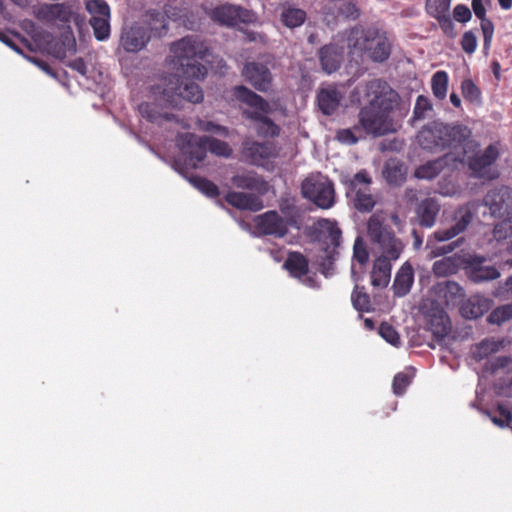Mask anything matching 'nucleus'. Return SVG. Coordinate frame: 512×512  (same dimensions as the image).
Returning a JSON list of instances; mask_svg holds the SVG:
<instances>
[{"instance_id": "1", "label": "nucleus", "mask_w": 512, "mask_h": 512, "mask_svg": "<svg viewBox=\"0 0 512 512\" xmlns=\"http://www.w3.org/2000/svg\"><path fill=\"white\" fill-rule=\"evenodd\" d=\"M171 63L177 70L163 89V99L171 107L177 108L181 101L200 103L204 93L192 79H203L207 68L199 63L208 54V48L195 36H186L170 46Z\"/></svg>"}, {"instance_id": "2", "label": "nucleus", "mask_w": 512, "mask_h": 512, "mask_svg": "<svg viewBox=\"0 0 512 512\" xmlns=\"http://www.w3.org/2000/svg\"><path fill=\"white\" fill-rule=\"evenodd\" d=\"M367 103L361 108L358 124L364 135L382 136L397 131L399 125L391 116L398 94L381 80H372L357 88Z\"/></svg>"}, {"instance_id": "3", "label": "nucleus", "mask_w": 512, "mask_h": 512, "mask_svg": "<svg viewBox=\"0 0 512 512\" xmlns=\"http://www.w3.org/2000/svg\"><path fill=\"white\" fill-rule=\"evenodd\" d=\"M471 131L465 125H446L433 122L425 126L417 136L419 145L426 150L440 151L446 148L452 151L453 160L462 163L467 149L474 145L470 141Z\"/></svg>"}, {"instance_id": "4", "label": "nucleus", "mask_w": 512, "mask_h": 512, "mask_svg": "<svg viewBox=\"0 0 512 512\" xmlns=\"http://www.w3.org/2000/svg\"><path fill=\"white\" fill-rule=\"evenodd\" d=\"M345 41L352 57H367L374 62H383L391 52L388 37L373 29L365 30L356 26L349 31Z\"/></svg>"}, {"instance_id": "5", "label": "nucleus", "mask_w": 512, "mask_h": 512, "mask_svg": "<svg viewBox=\"0 0 512 512\" xmlns=\"http://www.w3.org/2000/svg\"><path fill=\"white\" fill-rule=\"evenodd\" d=\"M258 157H274L278 154V147L274 138L279 135V127L267 115L284 116L285 106L277 97L266 101L258 96Z\"/></svg>"}, {"instance_id": "6", "label": "nucleus", "mask_w": 512, "mask_h": 512, "mask_svg": "<svg viewBox=\"0 0 512 512\" xmlns=\"http://www.w3.org/2000/svg\"><path fill=\"white\" fill-rule=\"evenodd\" d=\"M367 238L379 258L396 261L405 248V243L398 238L386 223L383 213L372 214L367 221Z\"/></svg>"}, {"instance_id": "7", "label": "nucleus", "mask_w": 512, "mask_h": 512, "mask_svg": "<svg viewBox=\"0 0 512 512\" xmlns=\"http://www.w3.org/2000/svg\"><path fill=\"white\" fill-rule=\"evenodd\" d=\"M474 213V208L470 206L459 209L456 214L457 221L454 225L449 228H440L428 237L426 247L431 249V253L434 257L446 255L455 250L462 243V239H457L447 245L437 246L438 243L449 241L464 232L471 223Z\"/></svg>"}, {"instance_id": "8", "label": "nucleus", "mask_w": 512, "mask_h": 512, "mask_svg": "<svg viewBox=\"0 0 512 512\" xmlns=\"http://www.w3.org/2000/svg\"><path fill=\"white\" fill-rule=\"evenodd\" d=\"M302 193L316 206L329 209L335 202V191L332 182L321 174L307 177L302 183Z\"/></svg>"}, {"instance_id": "9", "label": "nucleus", "mask_w": 512, "mask_h": 512, "mask_svg": "<svg viewBox=\"0 0 512 512\" xmlns=\"http://www.w3.org/2000/svg\"><path fill=\"white\" fill-rule=\"evenodd\" d=\"M371 177L365 170L356 173L349 181L347 194L353 199L354 206L361 212H369L375 206V200L369 192Z\"/></svg>"}, {"instance_id": "10", "label": "nucleus", "mask_w": 512, "mask_h": 512, "mask_svg": "<svg viewBox=\"0 0 512 512\" xmlns=\"http://www.w3.org/2000/svg\"><path fill=\"white\" fill-rule=\"evenodd\" d=\"M176 144L194 169L206 158L207 136L198 137L193 133H184L177 137Z\"/></svg>"}, {"instance_id": "11", "label": "nucleus", "mask_w": 512, "mask_h": 512, "mask_svg": "<svg viewBox=\"0 0 512 512\" xmlns=\"http://www.w3.org/2000/svg\"><path fill=\"white\" fill-rule=\"evenodd\" d=\"M210 19L222 26L236 27L251 21V13L232 4H222L211 9L208 13Z\"/></svg>"}, {"instance_id": "12", "label": "nucleus", "mask_w": 512, "mask_h": 512, "mask_svg": "<svg viewBox=\"0 0 512 512\" xmlns=\"http://www.w3.org/2000/svg\"><path fill=\"white\" fill-rule=\"evenodd\" d=\"M426 329L437 340H442L451 330V322L439 303H431V308L424 312Z\"/></svg>"}, {"instance_id": "13", "label": "nucleus", "mask_w": 512, "mask_h": 512, "mask_svg": "<svg viewBox=\"0 0 512 512\" xmlns=\"http://www.w3.org/2000/svg\"><path fill=\"white\" fill-rule=\"evenodd\" d=\"M72 15L71 6L67 3H45L35 13L36 18L42 22L53 23L59 21L63 24H69Z\"/></svg>"}, {"instance_id": "14", "label": "nucleus", "mask_w": 512, "mask_h": 512, "mask_svg": "<svg viewBox=\"0 0 512 512\" xmlns=\"http://www.w3.org/2000/svg\"><path fill=\"white\" fill-rule=\"evenodd\" d=\"M149 40V31L142 26L135 25L123 30L120 43L125 51L138 52L146 46Z\"/></svg>"}, {"instance_id": "15", "label": "nucleus", "mask_w": 512, "mask_h": 512, "mask_svg": "<svg viewBox=\"0 0 512 512\" xmlns=\"http://www.w3.org/2000/svg\"><path fill=\"white\" fill-rule=\"evenodd\" d=\"M499 151L496 146L489 145L481 154L469 161L470 169L479 177L495 178V173H490V166L497 160Z\"/></svg>"}, {"instance_id": "16", "label": "nucleus", "mask_w": 512, "mask_h": 512, "mask_svg": "<svg viewBox=\"0 0 512 512\" xmlns=\"http://www.w3.org/2000/svg\"><path fill=\"white\" fill-rule=\"evenodd\" d=\"M287 232V225L274 211L258 216V234L283 237Z\"/></svg>"}, {"instance_id": "17", "label": "nucleus", "mask_w": 512, "mask_h": 512, "mask_svg": "<svg viewBox=\"0 0 512 512\" xmlns=\"http://www.w3.org/2000/svg\"><path fill=\"white\" fill-rule=\"evenodd\" d=\"M284 267L292 276L302 279L305 285L310 287L314 286V279L307 275L308 262L302 254L297 252L290 253L284 263Z\"/></svg>"}, {"instance_id": "18", "label": "nucleus", "mask_w": 512, "mask_h": 512, "mask_svg": "<svg viewBox=\"0 0 512 512\" xmlns=\"http://www.w3.org/2000/svg\"><path fill=\"white\" fill-rule=\"evenodd\" d=\"M492 306V301L481 295L469 297L460 307L461 315L466 319H477Z\"/></svg>"}, {"instance_id": "19", "label": "nucleus", "mask_w": 512, "mask_h": 512, "mask_svg": "<svg viewBox=\"0 0 512 512\" xmlns=\"http://www.w3.org/2000/svg\"><path fill=\"white\" fill-rule=\"evenodd\" d=\"M344 47L336 44H329L319 51L322 69L331 74L335 72L343 60Z\"/></svg>"}, {"instance_id": "20", "label": "nucleus", "mask_w": 512, "mask_h": 512, "mask_svg": "<svg viewBox=\"0 0 512 512\" xmlns=\"http://www.w3.org/2000/svg\"><path fill=\"white\" fill-rule=\"evenodd\" d=\"M438 299L446 306H456L464 297L463 289L453 281H444L434 287Z\"/></svg>"}, {"instance_id": "21", "label": "nucleus", "mask_w": 512, "mask_h": 512, "mask_svg": "<svg viewBox=\"0 0 512 512\" xmlns=\"http://www.w3.org/2000/svg\"><path fill=\"white\" fill-rule=\"evenodd\" d=\"M342 97L341 92L334 86L322 88L317 96L318 106L323 114L331 115L338 109Z\"/></svg>"}, {"instance_id": "22", "label": "nucleus", "mask_w": 512, "mask_h": 512, "mask_svg": "<svg viewBox=\"0 0 512 512\" xmlns=\"http://www.w3.org/2000/svg\"><path fill=\"white\" fill-rule=\"evenodd\" d=\"M393 260L377 257L371 272V283L374 287H386L390 282Z\"/></svg>"}, {"instance_id": "23", "label": "nucleus", "mask_w": 512, "mask_h": 512, "mask_svg": "<svg viewBox=\"0 0 512 512\" xmlns=\"http://www.w3.org/2000/svg\"><path fill=\"white\" fill-rule=\"evenodd\" d=\"M413 281V268L410 264L404 263L398 270L394 279L393 289L395 295L399 297L405 296L410 291Z\"/></svg>"}, {"instance_id": "24", "label": "nucleus", "mask_w": 512, "mask_h": 512, "mask_svg": "<svg viewBox=\"0 0 512 512\" xmlns=\"http://www.w3.org/2000/svg\"><path fill=\"white\" fill-rule=\"evenodd\" d=\"M275 67V60L270 55L258 58V91L266 92L272 85L271 69Z\"/></svg>"}, {"instance_id": "25", "label": "nucleus", "mask_w": 512, "mask_h": 512, "mask_svg": "<svg viewBox=\"0 0 512 512\" xmlns=\"http://www.w3.org/2000/svg\"><path fill=\"white\" fill-rule=\"evenodd\" d=\"M509 195L510 191L508 189H495L486 194L484 203L489 207L492 216H500L504 213L505 198Z\"/></svg>"}, {"instance_id": "26", "label": "nucleus", "mask_w": 512, "mask_h": 512, "mask_svg": "<svg viewBox=\"0 0 512 512\" xmlns=\"http://www.w3.org/2000/svg\"><path fill=\"white\" fill-rule=\"evenodd\" d=\"M450 161L455 162L453 160V154H446L443 158L428 162L420 166L416 170L415 175L420 179H433L439 174L444 165L449 164Z\"/></svg>"}, {"instance_id": "27", "label": "nucleus", "mask_w": 512, "mask_h": 512, "mask_svg": "<svg viewBox=\"0 0 512 512\" xmlns=\"http://www.w3.org/2000/svg\"><path fill=\"white\" fill-rule=\"evenodd\" d=\"M439 204L434 199H425L418 207L419 221L422 226L432 227L439 212Z\"/></svg>"}, {"instance_id": "28", "label": "nucleus", "mask_w": 512, "mask_h": 512, "mask_svg": "<svg viewBox=\"0 0 512 512\" xmlns=\"http://www.w3.org/2000/svg\"><path fill=\"white\" fill-rule=\"evenodd\" d=\"M225 201L240 210L256 211V195L243 192H228Z\"/></svg>"}, {"instance_id": "29", "label": "nucleus", "mask_w": 512, "mask_h": 512, "mask_svg": "<svg viewBox=\"0 0 512 512\" xmlns=\"http://www.w3.org/2000/svg\"><path fill=\"white\" fill-rule=\"evenodd\" d=\"M140 115L151 123L161 124L163 121H171L175 118L172 113H162L158 106L153 103L143 102L138 106Z\"/></svg>"}, {"instance_id": "30", "label": "nucleus", "mask_w": 512, "mask_h": 512, "mask_svg": "<svg viewBox=\"0 0 512 512\" xmlns=\"http://www.w3.org/2000/svg\"><path fill=\"white\" fill-rule=\"evenodd\" d=\"M406 170L402 163L397 160L386 162L383 176L391 185H400L405 180Z\"/></svg>"}, {"instance_id": "31", "label": "nucleus", "mask_w": 512, "mask_h": 512, "mask_svg": "<svg viewBox=\"0 0 512 512\" xmlns=\"http://www.w3.org/2000/svg\"><path fill=\"white\" fill-rule=\"evenodd\" d=\"M502 346V341L485 339L473 347L472 356L474 359L481 361L491 354L498 352Z\"/></svg>"}, {"instance_id": "32", "label": "nucleus", "mask_w": 512, "mask_h": 512, "mask_svg": "<svg viewBox=\"0 0 512 512\" xmlns=\"http://www.w3.org/2000/svg\"><path fill=\"white\" fill-rule=\"evenodd\" d=\"M329 11L337 10L339 15L346 18L358 17V9L353 0H329L327 4Z\"/></svg>"}, {"instance_id": "33", "label": "nucleus", "mask_w": 512, "mask_h": 512, "mask_svg": "<svg viewBox=\"0 0 512 512\" xmlns=\"http://www.w3.org/2000/svg\"><path fill=\"white\" fill-rule=\"evenodd\" d=\"M283 24L289 28L301 26L306 20V12L299 8L288 7L281 14Z\"/></svg>"}, {"instance_id": "34", "label": "nucleus", "mask_w": 512, "mask_h": 512, "mask_svg": "<svg viewBox=\"0 0 512 512\" xmlns=\"http://www.w3.org/2000/svg\"><path fill=\"white\" fill-rule=\"evenodd\" d=\"M85 9L90 18H111V10L105 0H85Z\"/></svg>"}, {"instance_id": "35", "label": "nucleus", "mask_w": 512, "mask_h": 512, "mask_svg": "<svg viewBox=\"0 0 512 512\" xmlns=\"http://www.w3.org/2000/svg\"><path fill=\"white\" fill-rule=\"evenodd\" d=\"M189 182L207 197L216 198L220 195L217 185L205 177L191 176Z\"/></svg>"}, {"instance_id": "36", "label": "nucleus", "mask_w": 512, "mask_h": 512, "mask_svg": "<svg viewBox=\"0 0 512 512\" xmlns=\"http://www.w3.org/2000/svg\"><path fill=\"white\" fill-rule=\"evenodd\" d=\"M365 137L362 129L357 123L352 128L340 129L336 133V139L346 145L356 144L360 139Z\"/></svg>"}, {"instance_id": "37", "label": "nucleus", "mask_w": 512, "mask_h": 512, "mask_svg": "<svg viewBox=\"0 0 512 512\" xmlns=\"http://www.w3.org/2000/svg\"><path fill=\"white\" fill-rule=\"evenodd\" d=\"M431 87L433 95L443 100L447 94L448 74L445 71H437L431 79Z\"/></svg>"}, {"instance_id": "38", "label": "nucleus", "mask_w": 512, "mask_h": 512, "mask_svg": "<svg viewBox=\"0 0 512 512\" xmlns=\"http://www.w3.org/2000/svg\"><path fill=\"white\" fill-rule=\"evenodd\" d=\"M89 24L91 25L94 36L98 41H105L110 37V18H90Z\"/></svg>"}, {"instance_id": "39", "label": "nucleus", "mask_w": 512, "mask_h": 512, "mask_svg": "<svg viewBox=\"0 0 512 512\" xmlns=\"http://www.w3.org/2000/svg\"><path fill=\"white\" fill-rule=\"evenodd\" d=\"M319 225L323 231L328 233L326 243L335 248L338 247L341 241V231L336 223L324 219L319 222Z\"/></svg>"}, {"instance_id": "40", "label": "nucleus", "mask_w": 512, "mask_h": 512, "mask_svg": "<svg viewBox=\"0 0 512 512\" xmlns=\"http://www.w3.org/2000/svg\"><path fill=\"white\" fill-rule=\"evenodd\" d=\"M500 276L499 271L493 266L479 267L471 271L470 278L472 281L479 283L497 279Z\"/></svg>"}, {"instance_id": "41", "label": "nucleus", "mask_w": 512, "mask_h": 512, "mask_svg": "<svg viewBox=\"0 0 512 512\" xmlns=\"http://www.w3.org/2000/svg\"><path fill=\"white\" fill-rule=\"evenodd\" d=\"M510 319H512V302L497 307L488 316V322L496 325H501Z\"/></svg>"}, {"instance_id": "42", "label": "nucleus", "mask_w": 512, "mask_h": 512, "mask_svg": "<svg viewBox=\"0 0 512 512\" xmlns=\"http://www.w3.org/2000/svg\"><path fill=\"white\" fill-rule=\"evenodd\" d=\"M207 149L212 154L220 157H230L232 155L229 144L214 137L207 136Z\"/></svg>"}, {"instance_id": "43", "label": "nucleus", "mask_w": 512, "mask_h": 512, "mask_svg": "<svg viewBox=\"0 0 512 512\" xmlns=\"http://www.w3.org/2000/svg\"><path fill=\"white\" fill-rule=\"evenodd\" d=\"M451 0H426V10L432 17L447 14Z\"/></svg>"}, {"instance_id": "44", "label": "nucleus", "mask_w": 512, "mask_h": 512, "mask_svg": "<svg viewBox=\"0 0 512 512\" xmlns=\"http://www.w3.org/2000/svg\"><path fill=\"white\" fill-rule=\"evenodd\" d=\"M233 96L240 102L256 107V93L249 90L245 86H236L233 89Z\"/></svg>"}, {"instance_id": "45", "label": "nucleus", "mask_w": 512, "mask_h": 512, "mask_svg": "<svg viewBox=\"0 0 512 512\" xmlns=\"http://www.w3.org/2000/svg\"><path fill=\"white\" fill-rule=\"evenodd\" d=\"M432 110V105L428 98L423 95H420L416 99L413 118L414 120H421L426 117V113Z\"/></svg>"}, {"instance_id": "46", "label": "nucleus", "mask_w": 512, "mask_h": 512, "mask_svg": "<svg viewBox=\"0 0 512 512\" xmlns=\"http://www.w3.org/2000/svg\"><path fill=\"white\" fill-rule=\"evenodd\" d=\"M379 334L384 340H386L388 343H390L393 346L397 347L401 343L400 336H399L398 332L391 325H389L387 323L381 324V326L379 328Z\"/></svg>"}, {"instance_id": "47", "label": "nucleus", "mask_w": 512, "mask_h": 512, "mask_svg": "<svg viewBox=\"0 0 512 512\" xmlns=\"http://www.w3.org/2000/svg\"><path fill=\"white\" fill-rule=\"evenodd\" d=\"M351 300L356 309L361 311L369 310L370 301L368 295L359 291L357 288L353 291Z\"/></svg>"}, {"instance_id": "48", "label": "nucleus", "mask_w": 512, "mask_h": 512, "mask_svg": "<svg viewBox=\"0 0 512 512\" xmlns=\"http://www.w3.org/2000/svg\"><path fill=\"white\" fill-rule=\"evenodd\" d=\"M478 45L477 37L472 31H466L461 39V47L467 54H473Z\"/></svg>"}, {"instance_id": "49", "label": "nucleus", "mask_w": 512, "mask_h": 512, "mask_svg": "<svg viewBox=\"0 0 512 512\" xmlns=\"http://www.w3.org/2000/svg\"><path fill=\"white\" fill-rule=\"evenodd\" d=\"M353 258L360 264H365L368 261L369 254L363 240L360 237L355 240L353 247Z\"/></svg>"}, {"instance_id": "50", "label": "nucleus", "mask_w": 512, "mask_h": 512, "mask_svg": "<svg viewBox=\"0 0 512 512\" xmlns=\"http://www.w3.org/2000/svg\"><path fill=\"white\" fill-rule=\"evenodd\" d=\"M461 90H462L463 96L466 99H468L470 101H475V100L479 99L480 92L472 80L465 79L464 81H462Z\"/></svg>"}, {"instance_id": "51", "label": "nucleus", "mask_w": 512, "mask_h": 512, "mask_svg": "<svg viewBox=\"0 0 512 512\" xmlns=\"http://www.w3.org/2000/svg\"><path fill=\"white\" fill-rule=\"evenodd\" d=\"M411 378L405 373H398L393 379V392L396 395H402L410 384Z\"/></svg>"}, {"instance_id": "52", "label": "nucleus", "mask_w": 512, "mask_h": 512, "mask_svg": "<svg viewBox=\"0 0 512 512\" xmlns=\"http://www.w3.org/2000/svg\"><path fill=\"white\" fill-rule=\"evenodd\" d=\"M232 184L237 188L253 189L256 186V178L247 175H236L232 178Z\"/></svg>"}, {"instance_id": "53", "label": "nucleus", "mask_w": 512, "mask_h": 512, "mask_svg": "<svg viewBox=\"0 0 512 512\" xmlns=\"http://www.w3.org/2000/svg\"><path fill=\"white\" fill-rule=\"evenodd\" d=\"M435 18L438 20L440 28L442 29V31L447 36H449L451 38H454L455 35H456V33H455V26H454V23L451 20L450 16L447 15V14H444V15L437 16Z\"/></svg>"}, {"instance_id": "54", "label": "nucleus", "mask_w": 512, "mask_h": 512, "mask_svg": "<svg viewBox=\"0 0 512 512\" xmlns=\"http://www.w3.org/2000/svg\"><path fill=\"white\" fill-rule=\"evenodd\" d=\"M484 413H485L488 417H490L491 421H492L495 425H497V426H499V427H501V428L506 427V426H509V425H510V423L512 422V416H511V414H510L509 412H507V411L502 410L501 408H500V410H499L500 416H491V415H490V413H489V412H487V411H484Z\"/></svg>"}, {"instance_id": "55", "label": "nucleus", "mask_w": 512, "mask_h": 512, "mask_svg": "<svg viewBox=\"0 0 512 512\" xmlns=\"http://www.w3.org/2000/svg\"><path fill=\"white\" fill-rule=\"evenodd\" d=\"M198 127H199V129H201L202 131H205V132H216V133H219L222 135H227V133H228V130L226 127L216 124L212 121L199 120Z\"/></svg>"}, {"instance_id": "56", "label": "nucleus", "mask_w": 512, "mask_h": 512, "mask_svg": "<svg viewBox=\"0 0 512 512\" xmlns=\"http://www.w3.org/2000/svg\"><path fill=\"white\" fill-rule=\"evenodd\" d=\"M453 15L456 21L466 23L471 19V11L466 5L458 4L453 10Z\"/></svg>"}, {"instance_id": "57", "label": "nucleus", "mask_w": 512, "mask_h": 512, "mask_svg": "<svg viewBox=\"0 0 512 512\" xmlns=\"http://www.w3.org/2000/svg\"><path fill=\"white\" fill-rule=\"evenodd\" d=\"M481 30L483 33V38L486 40V46L491 45L493 34H494V25L488 18L481 19Z\"/></svg>"}, {"instance_id": "58", "label": "nucleus", "mask_w": 512, "mask_h": 512, "mask_svg": "<svg viewBox=\"0 0 512 512\" xmlns=\"http://www.w3.org/2000/svg\"><path fill=\"white\" fill-rule=\"evenodd\" d=\"M242 75L248 80L253 87H256V63L249 62L247 63L243 70Z\"/></svg>"}, {"instance_id": "59", "label": "nucleus", "mask_w": 512, "mask_h": 512, "mask_svg": "<svg viewBox=\"0 0 512 512\" xmlns=\"http://www.w3.org/2000/svg\"><path fill=\"white\" fill-rule=\"evenodd\" d=\"M68 66L77 71L82 76H85L87 74V65L83 58H76L69 62Z\"/></svg>"}, {"instance_id": "60", "label": "nucleus", "mask_w": 512, "mask_h": 512, "mask_svg": "<svg viewBox=\"0 0 512 512\" xmlns=\"http://www.w3.org/2000/svg\"><path fill=\"white\" fill-rule=\"evenodd\" d=\"M512 364V359L509 357H499L495 359L494 362L491 363L492 372L497 371L498 369L507 368Z\"/></svg>"}, {"instance_id": "61", "label": "nucleus", "mask_w": 512, "mask_h": 512, "mask_svg": "<svg viewBox=\"0 0 512 512\" xmlns=\"http://www.w3.org/2000/svg\"><path fill=\"white\" fill-rule=\"evenodd\" d=\"M472 9L477 18L480 20L486 17V9L482 0H472Z\"/></svg>"}, {"instance_id": "62", "label": "nucleus", "mask_w": 512, "mask_h": 512, "mask_svg": "<svg viewBox=\"0 0 512 512\" xmlns=\"http://www.w3.org/2000/svg\"><path fill=\"white\" fill-rule=\"evenodd\" d=\"M499 223L495 225L493 230L494 238L498 241L506 239L510 236H512V230H510V227L502 228L501 231H498Z\"/></svg>"}, {"instance_id": "63", "label": "nucleus", "mask_w": 512, "mask_h": 512, "mask_svg": "<svg viewBox=\"0 0 512 512\" xmlns=\"http://www.w3.org/2000/svg\"><path fill=\"white\" fill-rule=\"evenodd\" d=\"M449 261L448 260H440V261H436L434 264H433V271L435 274L437 275H442V274H445L447 272V267L449 266Z\"/></svg>"}, {"instance_id": "64", "label": "nucleus", "mask_w": 512, "mask_h": 512, "mask_svg": "<svg viewBox=\"0 0 512 512\" xmlns=\"http://www.w3.org/2000/svg\"><path fill=\"white\" fill-rule=\"evenodd\" d=\"M243 154L245 156L251 157L253 162L256 156V142L246 143L245 147L243 148Z\"/></svg>"}]
</instances>
